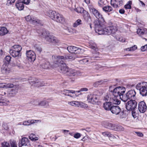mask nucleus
<instances>
[{
  "label": "nucleus",
  "mask_w": 147,
  "mask_h": 147,
  "mask_svg": "<svg viewBox=\"0 0 147 147\" xmlns=\"http://www.w3.org/2000/svg\"><path fill=\"white\" fill-rule=\"evenodd\" d=\"M110 98L109 96L108 95L106 96L104 98V100L106 102H108V101L109 100V101H110Z\"/></svg>",
  "instance_id": "69168bd1"
},
{
  "label": "nucleus",
  "mask_w": 147,
  "mask_h": 147,
  "mask_svg": "<svg viewBox=\"0 0 147 147\" xmlns=\"http://www.w3.org/2000/svg\"><path fill=\"white\" fill-rule=\"evenodd\" d=\"M15 0H8L6 3V5L8 6L11 5L15 2Z\"/></svg>",
  "instance_id": "13d9d810"
},
{
  "label": "nucleus",
  "mask_w": 147,
  "mask_h": 147,
  "mask_svg": "<svg viewBox=\"0 0 147 147\" xmlns=\"http://www.w3.org/2000/svg\"><path fill=\"white\" fill-rule=\"evenodd\" d=\"M67 75L71 76H74L77 74V71L74 69L69 68L65 74Z\"/></svg>",
  "instance_id": "f3484780"
},
{
  "label": "nucleus",
  "mask_w": 147,
  "mask_h": 147,
  "mask_svg": "<svg viewBox=\"0 0 147 147\" xmlns=\"http://www.w3.org/2000/svg\"><path fill=\"white\" fill-rule=\"evenodd\" d=\"M81 136V134H80L78 133L74 134V137L76 138H78Z\"/></svg>",
  "instance_id": "0e129e2a"
},
{
  "label": "nucleus",
  "mask_w": 147,
  "mask_h": 147,
  "mask_svg": "<svg viewBox=\"0 0 147 147\" xmlns=\"http://www.w3.org/2000/svg\"><path fill=\"white\" fill-rule=\"evenodd\" d=\"M1 147H9V145L8 143L4 142L2 143Z\"/></svg>",
  "instance_id": "5fc2aeb1"
},
{
  "label": "nucleus",
  "mask_w": 147,
  "mask_h": 147,
  "mask_svg": "<svg viewBox=\"0 0 147 147\" xmlns=\"http://www.w3.org/2000/svg\"><path fill=\"white\" fill-rule=\"evenodd\" d=\"M112 103L111 101L106 102L103 105V107L104 109L107 110H110L111 106Z\"/></svg>",
  "instance_id": "b1692460"
},
{
  "label": "nucleus",
  "mask_w": 147,
  "mask_h": 147,
  "mask_svg": "<svg viewBox=\"0 0 147 147\" xmlns=\"http://www.w3.org/2000/svg\"><path fill=\"white\" fill-rule=\"evenodd\" d=\"M98 6L100 7H102L105 5L104 1L102 0H99L98 1Z\"/></svg>",
  "instance_id": "3c124183"
},
{
  "label": "nucleus",
  "mask_w": 147,
  "mask_h": 147,
  "mask_svg": "<svg viewBox=\"0 0 147 147\" xmlns=\"http://www.w3.org/2000/svg\"><path fill=\"white\" fill-rule=\"evenodd\" d=\"M30 0H23V3L26 4H28L30 3Z\"/></svg>",
  "instance_id": "338daca9"
},
{
  "label": "nucleus",
  "mask_w": 147,
  "mask_h": 147,
  "mask_svg": "<svg viewBox=\"0 0 147 147\" xmlns=\"http://www.w3.org/2000/svg\"><path fill=\"white\" fill-rule=\"evenodd\" d=\"M14 85L13 84L11 83H8V84H6L5 83V88H11L13 87Z\"/></svg>",
  "instance_id": "864d4df0"
},
{
  "label": "nucleus",
  "mask_w": 147,
  "mask_h": 147,
  "mask_svg": "<svg viewBox=\"0 0 147 147\" xmlns=\"http://www.w3.org/2000/svg\"><path fill=\"white\" fill-rule=\"evenodd\" d=\"M102 135L104 136H107L109 138L110 133L109 132H102Z\"/></svg>",
  "instance_id": "4d7b16f0"
},
{
  "label": "nucleus",
  "mask_w": 147,
  "mask_h": 147,
  "mask_svg": "<svg viewBox=\"0 0 147 147\" xmlns=\"http://www.w3.org/2000/svg\"><path fill=\"white\" fill-rule=\"evenodd\" d=\"M127 112L126 110H123L120 114V117L121 118L125 117L127 115Z\"/></svg>",
  "instance_id": "58836bf2"
},
{
  "label": "nucleus",
  "mask_w": 147,
  "mask_h": 147,
  "mask_svg": "<svg viewBox=\"0 0 147 147\" xmlns=\"http://www.w3.org/2000/svg\"><path fill=\"white\" fill-rule=\"evenodd\" d=\"M125 88L123 86H119L114 89L111 92H113V95L120 98L122 100V96H123Z\"/></svg>",
  "instance_id": "7ed1b4c3"
},
{
  "label": "nucleus",
  "mask_w": 147,
  "mask_h": 147,
  "mask_svg": "<svg viewBox=\"0 0 147 147\" xmlns=\"http://www.w3.org/2000/svg\"><path fill=\"white\" fill-rule=\"evenodd\" d=\"M137 33L140 35L143 34H144V32L143 29H139L137 31Z\"/></svg>",
  "instance_id": "de8ad7c7"
},
{
  "label": "nucleus",
  "mask_w": 147,
  "mask_h": 147,
  "mask_svg": "<svg viewBox=\"0 0 147 147\" xmlns=\"http://www.w3.org/2000/svg\"><path fill=\"white\" fill-rule=\"evenodd\" d=\"M57 13L55 11L49 10L47 13V15L52 19L54 20L55 17V16H56Z\"/></svg>",
  "instance_id": "5701e85b"
},
{
  "label": "nucleus",
  "mask_w": 147,
  "mask_h": 147,
  "mask_svg": "<svg viewBox=\"0 0 147 147\" xmlns=\"http://www.w3.org/2000/svg\"><path fill=\"white\" fill-rule=\"evenodd\" d=\"M87 98L88 102L93 105L97 104L99 101L98 96L93 94H88Z\"/></svg>",
  "instance_id": "6e6552de"
},
{
  "label": "nucleus",
  "mask_w": 147,
  "mask_h": 147,
  "mask_svg": "<svg viewBox=\"0 0 147 147\" xmlns=\"http://www.w3.org/2000/svg\"><path fill=\"white\" fill-rule=\"evenodd\" d=\"M117 138H119V137L118 136L115 135V136L111 133L109 138V139L111 141H113L115 139H117Z\"/></svg>",
  "instance_id": "c9c22d12"
},
{
  "label": "nucleus",
  "mask_w": 147,
  "mask_h": 147,
  "mask_svg": "<svg viewBox=\"0 0 147 147\" xmlns=\"http://www.w3.org/2000/svg\"><path fill=\"white\" fill-rule=\"evenodd\" d=\"M102 67L100 65H97L93 66V68L96 70H101Z\"/></svg>",
  "instance_id": "6e6d98bb"
},
{
  "label": "nucleus",
  "mask_w": 147,
  "mask_h": 147,
  "mask_svg": "<svg viewBox=\"0 0 147 147\" xmlns=\"http://www.w3.org/2000/svg\"><path fill=\"white\" fill-rule=\"evenodd\" d=\"M18 89L16 87H14L13 88L11 89L7 94L8 96L12 97L16 95Z\"/></svg>",
  "instance_id": "4be33fe9"
},
{
  "label": "nucleus",
  "mask_w": 147,
  "mask_h": 147,
  "mask_svg": "<svg viewBox=\"0 0 147 147\" xmlns=\"http://www.w3.org/2000/svg\"><path fill=\"white\" fill-rule=\"evenodd\" d=\"M26 20L28 22H31L32 19L30 16H28L25 17Z\"/></svg>",
  "instance_id": "bf43d9fd"
},
{
  "label": "nucleus",
  "mask_w": 147,
  "mask_h": 147,
  "mask_svg": "<svg viewBox=\"0 0 147 147\" xmlns=\"http://www.w3.org/2000/svg\"><path fill=\"white\" fill-rule=\"evenodd\" d=\"M68 104L74 107H79L80 101H68Z\"/></svg>",
  "instance_id": "c756f323"
},
{
  "label": "nucleus",
  "mask_w": 147,
  "mask_h": 147,
  "mask_svg": "<svg viewBox=\"0 0 147 147\" xmlns=\"http://www.w3.org/2000/svg\"><path fill=\"white\" fill-rule=\"evenodd\" d=\"M124 128L122 126L117 125L116 131H122L124 130Z\"/></svg>",
  "instance_id": "8fccbe9b"
},
{
  "label": "nucleus",
  "mask_w": 147,
  "mask_h": 147,
  "mask_svg": "<svg viewBox=\"0 0 147 147\" xmlns=\"http://www.w3.org/2000/svg\"><path fill=\"white\" fill-rule=\"evenodd\" d=\"M137 104V102L135 100H130L126 103V108L128 111H133L136 107Z\"/></svg>",
  "instance_id": "1a4fd4ad"
},
{
  "label": "nucleus",
  "mask_w": 147,
  "mask_h": 147,
  "mask_svg": "<svg viewBox=\"0 0 147 147\" xmlns=\"http://www.w3.org/2000/svg\"><path fill=\"white\" fill-rule=\"evenodd\" d=\"M8 32V31L5 27H0V35H4Z\"/></svg>",
  "instance_id": "bb28decb"
},
{
  "label": "nucleus",
  "mask_w": 147,
  "mask_h": 147,
  "mask_svg": "<svg viewBox=\"0 0 147 147\" xmlns=\"http://www.w3.org/2000/svg\"><path fill=\"white\" fill-rule=\"evenodd\" d=\"M137 49V47L135 45L134 46L128 48L126 49V50H128L129 51H134L136 50Z\"/></svg>",
  "instance_id": "a18cd8bd"
},
{
  "label": "nucleus",
  "mask_w": 147,
  "mask_h": 147,
  "mask_svg": "<svg viewBox=\"0 0 147 147\" xmlns=\"http://www.w3.org/2000/svg\"><path fill=\"white\" fill-rule=\"evenodd\" d=\"M22 49V48L21 46L18 45H14L13 46L11 49L20 53Z\"/></svg>",
  "instance_id": "c85d7f7f"
},
{
  "label": "nucleus",
  "mask_w": 147,
  "mask_h": 147,
  "mask_svg": "<svg viewBox=\"0 0 147 147\" xmlns=\"http://www.w3.org/2000/svg\"><path fill=\"white\" fill-rule=\"evenodd\" d=\"M104 81L102 80L97 81L94 82L93 84V86L95 87H97L98 86L103 84Z\"/></svg>",
  "instance_id": "f704fd0d"
},
{
  "label": "nucleus",
  "mask_w": 147,
  "mask_h": 147,
  "mask_svg": "<svg viewBox=\"0 0 147 147\" xmlns=\"http://www.w3.org/2000/svg\"><path fill=\"white\" fill-rule=\"evenodd\" d=\"M80 106L82 108H86L88 107V105L86 103L80 102L79 106Z\"/></svg>",
  "instance_id": "c03bdc74"
},
{
  "label": "nucleus",
  "mask_w": 147,
  "mask_h": 147,
  "mask_svg": "<svg viewBox=\"0 0 147 147\" xmlns=\"http://www.w3.org/2000/svg\"><path fill=\"white\" fill-rule=\"evenodd\" d=\"M111 5L114 7L117 8L122 4V1L121 0H111Z\"/></svg>",
  "instance_id": "4468645a"
},
{
  "label": "nucleus",
  "mask_w": 147,
  "mask_h": 147,
  "mask_svg": "<svg viewBox=\"0 0 147 147\" xmlns=\"http://www.w3.org/2000/svg\"><path fill=\"white\" fill-rule=\"evenodd\" d=\"M118 98H120L112 96L110 98V101H111L112 103L116 105H119L120 103V101L118 100Z\"/></svg>",
  "instance_id": "a211bd4d"
},
{
  "label": "nucleus",
  "mask_w": 147,
  "mask_h": 147,
  "mask_svg": "<svg viewBox=\"0 0 147 147\" xmlns=\"http://www.w3.org/2000/svg\"><path fill=\"white\" fill-rule=\"evenodd\" d=\"M110 111L112 113L115 115H118L120 112L121 109L119 107L114 106L111 107Z\"/></svg>",
  "instance_id": "2eb2a0df"
},
{
  "label": "nucleus",
  "mask_w": 147,
  "mask_h": 147,
  "mask_svg": "<svg viewBox=\"0 0 147 147\" xmlns=\"http://www.w3.org/2000/svg\"><path fill=\"white\" fill-rule=\"evenodd\" d=\"M29 82L30 84L32 85H34L36 86L39 87V86H42L43 85L41 84V83L39 82L38 80L35 79H32L31 81H30Z\"/></svg>",
  "instance_id": "6ab92c4d"
},
{
  "label": "nucleus",
  "mask_w": 147,
  "mask_h": 147,
  "mask_svg": "<svg viewBox=\"0 0 147 147\" xmlns=\"http://www.w3.org/2000/svg\"><path fill=\"white\" fill-rule=\"evenodd\" d=\"M67 91V90H63V92L64 93H63L64 94L65 93V95L66 96H69L70 97H72V96L70 94H69V93Z\"/></svg>",
  "instance_id": "680f3d73"
},
{
  "label": "nucleus",
  "mask_w": 147,
  "mask_h": 147,
  "mask_svg": "<svg viewBox=\"0 0 147 147\" xmlns=\"http://www.w3.org/2000/svg\"><path fill=\"white\" fill-rule=\"evenodd\" d=\"M89 9L97 19L94 21L95 31L99 34L109 35L113 34L117 31L115 26L105 27L107 25V23L105 20L102 15L97 9L92 7H89Z\"/></svg>",
  "instance_id": "f257e3e1"
},
{
  "label": "nucleus",
  "mask_w": 147,
  "mask_h": 147,
  "mask_svg": "<svg viewBox=\"0 0 147 147\" xmlns=\"http://www.w3.org/2000/svg\"><path fill=\"white\" fill-rule=\"evenodd\" d=\"M141 50L142 51H144L147 50V44L146 45L142 46L141 48Z\"/></svg>",
  "instance_id": "052dcab7"
},
{
  "label": "nucleus",
  "mask_w": 147,
  "mask_h": 147,
  "mask_svg": "<svg viewBox=\"0 0 147 147\" xmlns=\"http://www.w3.org/2000/svg\"><path fill=\"white\" fill-rule=\"evenodd\" d=\"M132 115L133 117L135 118H136L137 117L136 115V112L135 111H132Z\"/></svg>",
  "instance_id": "774afa93"
},
{
  "label": "nucleus",
  "mask_w": 147,
  "mask_h": 147,
  "mask_svg": "<svg viewBox=\"0 0 147 147\" xmlns=\"http://www.w3.org/2000/svg\"><path fill=\"white\" fill-rule=\"evenodd\" d=\"M82 21L81 20L78 19L73 24V26L76 27L82 24Z\"/></svg>",
  "instance_id": "72a5a7b5"
},
{
  "label": "nucleus",
  "mask_w": 147,
  "mask_h": 147,
  "mask_svg": "<svg viewBox=\"0 0 147 147\" xmlns=\"http://www.w3.org/2000/svg\"><path fill=\"white\" fill-rule=\"evenodd\" d=\"M68 51L71 53H78V52L82 53L83 50L81 49L74 46H69L67 47Z\"/></svg>",
  "instance_id": "9d476101"
},
{
  "label": "nucleus",
  "mask_w": 147,
  "mask_h": 147,
  "mask_svg": "<svg viewBox=\"0 0 147 147\" xmlns=\"http://www.w3.org/2000/svg\"><path fill=\"white\" fill-rule=\"evenodd\" d=\"M29 138L31 140L35 141L38 139L37 137H36L35 135L33 134H31L29 136Z\"/></svg>",
  "instance_id": "e433bc0d"
},
{
  "label": "nucleus",
  "mask_w": 147,
  "mask_h": 147,
  "mask_svg": "<svg viewBox=\"0 0 147 147\" xmlns=\"http://www.w3.org/2000/svg\"><path fill=\"white\" fill-rule=\"evenodd\" d=\"M75 11L78 12L82 13H83L84 11V9L80 7H78L77 8L75 7Z\"/></svg>",
  "instance_id": "ea45409f"
},
{
  "label": "nucleus",
  "mask_w": 147,
  "mask_h": 147,
  "mask_svg": "<svg viewBox=\"0 0 147 147\" xmlns=\"http://www.w3.org/2000/svg\"><path fill=\"white\" fill-rule=\"evenodd\" d=\"M89 47L93 50L97 51L98 50L97 45L92 40L90 41L88 43Z\"/></svg>",
  "instance_id": "412c9836"
},
{
  "label": "nucleus",
  "mask_w": 147,
  "mask_h": 147,
  "mask_svg": "<svg viewBox=\"0 0 147 147\" xmlns=\"http://www.w3.org/2000/svg\"><path fill=\"white\" fill-rule=\"evenodd\" d=\"M7 64L4 63L3 65L1 68V71L3 74H8L10 71L8 67Z\"/></svg>",
  "instance_id": "dca6fc26"
},
{
  "label": "nucleus",
  "mask_w": 147,
  "mask_h": 147,
  "mask_svg": "<svg viewBox=\"0 0 147 147\" xmlns=\"http://www.w3.org/2000/svg\"><path fill=\"white\" fill-rule=\"evenodd\" d=\"M9 101L3 98H0V105L5 106L7 105Z\"/></svg>",
  "instance_id": "7c9ffc66"
},
{
  "label": "nucleus",
  "mask_w": 147,
  "mask_h": 147,
  "mask_svg": "<svg viewBox=\"0 0 147 147\" xmlns=\"http://www.w3.org/2000/svg\"><path fill=\"white\" fill-rule=\"evenodd\" d=\"M138 108L140 112L143 113L146 110L147 106L144 102L142 101L138 103Z\"/></svg>",
  "instance_id": "9b49d317"
},
{
  "label": "nucleus",
  "mask_w": 147,
  "mask_h": 147,
  "mask_svg": "<svg viewBox=\"0 0 147 147\" xmlns=\"http://www.w3.org/2000/svg\"><path fill=\"white\" fill-rule=\"evenodd\" d=\"M136 88L140 91V94L142 96L147 95V82H142L138 83L136 86Z\"/></svg>",
  "instance_id": "39448f33"
},
{
  "label": "nucleus",
  "mask_w": 147,
  "mask_h": 147,
  "mask_svg": "<svg viewBox=\"0 0 147 147\" xmlns=\"http://www.w3.org/2000/svg\"><path fill=\"white\" fill-rule=\"evenodd\" d=\"M89 61V60L87 58H84L79 61L80 63L82 64H86Z\"/></svg>",
  "instance_id": "79ce46f5"
},
{
  "label": "nucleus",
  "mask_w": 147,
  "mask_h": 147,
  "mask_svg": "<svg viewBox=\"0 0 147 147\" xmlns=\"http://www.w3.org/2000/svg\"><path fill=\"white\" fill-rule=\"evenodd\" d=\"M114 124L110 123H107L106 124V127L107 128L112 130Z\"/></svg>",
  "instance_id": "a19ab883"
},
{
  "label": "nucleus",
  "mask_w": 147,
  "mask_h": 147,
  "mask_svg": "<svg viewBox=\"0 0 147 147\" xmlns=\"http://www.w3.org/2000/svg\"><path fill=\"white\" fill-rule=\"evenodd\" d=\"M40 106H44L45 107H48L49 106V102L45 100H43L40 102L38 104Z\"/></svg>",
  "instance_id": "2f4dec72"
},
{
  "label": "nucleus",
  "mask_w": 147,
  "mask_h": 147,
  "mask_svg": "<svg viewBox=\"0 0 147 147\" xmlns=\"http://www.w3.org/2000/svg\"><path fill=\"white\" fill-rule=\"evenodd\" d=\"M22 146H28L30 145V143L28 138L24 137L23 138L21 141Z\"/></svg>",
  "instance_id": "393cba45"
},
{
  "label": "nucleus",
  "mask_w": 147,
  "mask_h": 147,
  "mask_svg": "<svg viewBox=\"0 0 147 147\" xmlns=\"http://www.w3.org/2000/svg\"><path fill=\"white\" fill-rule=\"evenodd\" d=\"M11 57L9 56H7L5 57V60L7 61L6 63L7 64H9L10 61H11Z\"/></svg>",
  "instance_id": "603ef678"
},
{
  "label": "nucleus",
  "mask_w": 147,
  "mask_h": 147,
  "mask_svg": "<svg viewBox=\"0 0 147 147\" xmlns=\"http://www.w3.org/2000/svg\"><path fill=\"white\" fill-rule=\"evenodd\" d=\"M11 147H17V144L15 140H11L10 141Z\"/></svg>",
  "instance_id": "49530a36"
},
{
  "label": "nucleus",
  "mask_w": 147,
  "mask_h": 147,
  "mask_svg": "<svg viewBox=\"0 0 147 147\" xmlns=\"http://www.w3.org/2000/svg\"><path fill=\"white\" fill-rule=\"evenodd\" d=\"M103 10L105 12H110L113 11L112 7L109 6H106L102 7Z\"/></svg>",
  "instance_id": "473e14b6"
},
{
  "label": "nucleus",
  "mask_w": 147,
  "mask_h": 147,
  "mask_svg": "<svg viewBox=\"0 0 147 147\" xmlns=\"http://www.w3.org/2000/svg\"><path fill=\"white\" fill-rule=\"evenodd\" d=\"M136 93L134 90H130L128 91L126 94H124L123 96H122V101H126L128 99H135L136 98Z\"/></svg>",
  "instance_id": "0eeeda50"
},
{
  "label": "nucleus",
  "mask_w": 147,
  "mask_h": 147,
  "mask_svg": "<svg viewBox=\"0 0 147 147\" xmlns=\"http://www.w3.org/2000/svg\"><path fill=\"white\" fill-rule=\"evenodd\" d=\"M38 120H28L27 121H24L23 122V125H29L35 123L39 121Z\"/></svg>",
  "instance_id": "aec40b11"
},
{
  "label": "nucleus",
  "mask_w": 147,
  "mask_h": 147,
  "mask_svg": "<svg viewBox=\"0 0 147 147\" xmlns=\"http://www.w3.org/2000/svg\"><path fill=\"white\" fill-rule=\"evenodd\" d=\"M42 37L45 38V40L49 42H52L55 45L59 42V40L57 38L55 37L53 35H50L48 32L44 31L41 34Z\"/></svg>",
  "instance_id": "20e7f679"
},
{
  "label": "nucleus",
  "mask_w": 147,
  "mask_h": 147,
  "mask_svg": "<svg viewBox=\"0 0 147 147\" xmlns=\"http://www.w3.org/2000/svg\"><path fill=\"white\" fill-rule=\"evenodd\" d=\"M40 21L37 19H34V18L32 19L31 23L34 24H38L39 23Z\"/></svg>",
  "instance_id": "09e8293b"
},
{
  "label": "nucleus",
  "mask_w": 147,
  "mask_h": 147,
  "mask_svg": "<svg viewBox=\"0 0 147 147\" xmlns=\"http://www.w3.org/2000/svg\"><path fill=\"white\" fill-rule=\"evenodd\" d=\"M135 133L139 137H142L143 136V134L141 132H135Z\"/></svg>",
  "instance_id": "e2e57ef3"
},
{
  "label": "nucleus",
  "mask_w": 147,
  "mask_h": 147,
  "mask_svg": "<svg viewBox=\"0 0 147 147\" xmlns=\"http://www.w3.org/2000/svg\"><path fill=\"white\" fill-rule=\"evenodd\" d=\"M132 2L131 1H128L126 4L125 5V8L126 9H130L131 8V5Z\"/></svg>",
  "instance_id": "4c0bfd02"
},
{
  "label": "nucleus",
  "mask_w": 147,
  "mask_h": 147,
  "mask_svg": "<svg viewBox=\"0 0 147 147\" xmlns=\"http://www.w3.org/2000/svg\"><path fill=\"white\" fill-rule=\"evenodd\" d=\"M9 53L13 57H19L21 56L20 53L11 49L10 50Z\"/></svg>",
  "instance_id": "a878e982"
},
{
  "label": "nucleus",
  "mask_w": 147,
  "mask_h": 147,
  "mask_svg": "<svg viewBox=\"0 0 147 147\" xmlns=\"http://www.w3.org/2000/svg\"><path fill=\"white\" fill-rule=\"evenodd\" d=\"M55 63L53 67H57L58 65V70L60 73L65 74L68 71L69 68L66 65L65 63H63V61L60 60L59 61H56L55 59H53Z\"/></svg>",
  "instance_id": "f03ea898"
},
{
  "label": "nucleus",
  "mask_w": 147,
  "mask_h": 147,
  "mask_svg": "<svg viewBox=\"0 0 147 147\" xmlns=\"http://www.w3.org/2000/svg\"><path fill=\"white\" fill-rule=\"evenodd\" d=\"M26 55L30 61H34L35 60L36 55L33 51L31 50L27 51Z\"/></svg>",
  "instance_id": "f8f14e48"
},
{
  "label": "nucleus",
  "mask_w": 147,
  "mask_h": 147,
  "mask_svg": "<svg viewBox=\"0 0 147 147\" xmlns=\"http://www.w3.org/2000/svg\"><path fill=\"white\" fill-rule=\"evenodd\" d=\"M16 6L17 8L19 10H22L24 8V3L22 2L18 1L16 3Z\"/></svg>",
  "instance_id": "cd10ccee"
},
{
  "label": "nucleus",
  "mask_w": 147,
  "mask_h": 147,
  "mask_svg": "<svg viewBox=\"0 0 147 147\" xmlns=\"http://www.w3.org/2000/svg\"><path fill=\"white\" fill-rule=\"evenodd\" d=\"M76 53H71L65 57L62 56L53 55L52 56V58L53 59H54L56 61H59L61 60L63 61V60L68 59L74 60L76 59Z\"/></svg>",
  "instance_id": "423d86ee"
},
{
  "label": "nucleus",
  "mask_w": 147,
  "mask_h": 147,
  "mask_svg": "<svg viewBox=\"0 0 147 147\" xmlns=\"http://www.w3.org/2000/svg\"><path fill=\"white\" fill-rule=\"evenodd\" d=\"M54 20L57 22L62 24L63 23L65 22V19L63 16L57 13L55 16Z\"/></svg>",
  "instance_id": "ddd939ff"
},
{
  "label": "nucleus",
  "mask_w": 147,
  "mask_h": 147,
  "mask_svg": "<svg viewBox=\"0 0 147 147\" xmlns=\"http://www.w3.org/2000/svg\"><path fill=\"white\" fill-rule=\"evenodd\" d=\"M34 49L40 53L42 51V49L41 48L38 46L36 45L34 46Z\"/></svg>",
  "instance_id": "37998d69"
}]
</instances>
